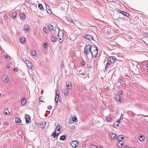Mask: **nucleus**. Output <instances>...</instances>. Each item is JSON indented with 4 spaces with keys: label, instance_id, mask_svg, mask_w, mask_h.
Here are the masks:
<instances>
[{
    "label": "nucleus",
    "instance_id": "obj_1",
    "mask_svg": "<svg viewBox=\"0 0 148 148\" xmlns=\"http://www.w3.org/2000/svg\"><path fill=\"white\" fill-rule=\"evenodd\" d=\"M90 53L91 54L92 58L96 57L98 53V50L97 46L95 45L90 46Z\"/></svg>",
    "mask_w": 148,
    "mask_h": 148
},
{
    "label": "nucleus",
    "instance_id": "obj_2",
    "mask_svg": "<svg viewBox=\"0 0 148 148\" xmlns=\"http://www.w3.org/2000/svg\"><path fill=\"white\" fill-rule=\"evenodd\" d=\"M90 45H86L85 46L84 48V53L88 55L89 53L90 52Z\"/></svg>",
    "mask_w": 148,
    "mask_h": 148
},
{
    "label": "nucleus",
    "instance_id": "obj_3",
    "mask_svg": "<svg viewBox=\"0 0 148 148\" xmlns=\"http://www.w3.org/2000/svg\"><path fill=\"white\" fill-rule=\"evenodd\" d=\"M79 143V141L74 140L71 142L70 144L73 147L75 148L78 146V145Z\"/></svg>",
    "mask_w": 148,
    "mask_h": 148
},
{
    "label": "nucleus",
    "instance_id": "obj_4",
    "mask_svg": "<svg viewBox=\"0 0 148 148\" xmlns=\"http://www.w3.org/2000/svg\"><path fill=\"white\" fill-rule=\"evenodd\" d=\"M25 116L26 123L27 124L31 122V117L30 116L27 114H26Z\"/></svg>",
    "mask_w": 148,
    "mask_h": 148
},
{
    "label": "nucleus",
    "instance_id": "obj_5",
    "mask_svg": "<svg viewBox=\"0 0 148 148\" xmlns=\"http://www.w3.org/2000/svg\"><path fill=\"white\" fill-rule=\"evenodd\" d=\"M25 63L26 64V65H27V66L31 69L32 70H33L34 69H32L33 68V66L31 64V62H30L28 60H25Z\"/></svg>",
    "mask_w": 148,
    "mask_h": 148
},
{
    "label": "nucleus",
    "instance_id": "obj_6",
    "mask_svg": "<svg viewBox=\"0 0 148 148\" xmlns=\"http://www.w3.org/2000/svg\"><path fill=\"white\" fill-rule=\"evenodd\" d=\"M2 79L5 83H7L9 80L8 76L6 75H4L2 76Z\"/></svg>",
    "mask_w": 148,
    "mask_h": 148
},
{
    "label": "nucleus",
    "instance_id": "obj_7",
    "mask_svg": "<svg viewBox=\"0 0 148 148\" xmlns=\"http://www.w3.org/2000/svg\"><path fill=\"white\" fill-rule=\"evenodd\" d=\"M85 38L87 39L88 40H93V37L92 35H90L88 34H86L84 36Z\"/></svg>",
    "mask_w": 148,
    "mask_h": 148
},
{
    "label": "nucleus",
    "instance_id": "obj_8",
    "mask_svg": "<svg viewBox=\"0 0 148 148\" xmlns=\"http://www.w3.org/2000/svg\"><path fill=\"white\" fill-rule=\"evenodd\" d=\"M46 124V122H45V124L43 122H41L39 123L38 124L37 126L38 127H40V128H43L45 127Z\"/></svg>",
    "mask_w": 148,
    "mask_h": 148
},
{
    "label": "nucleus",
    "instance_id": "obj_9",
    "mask_svg": "<svg viewBox=\"0 0 148 148\" xmlns=\"http://www.w3.org/2000/svg\"><path fill=\"white\" fill-rule=\"evenodd\" d=\"M59 29V32L58 34V37H59L60 36L61 37H62L63 38L64 36V32L63 31H62L61 30H60L59 28H58Z\"/></svg>",
    "mask_w": 148,
    "mask_h": 148
},
{
    "label": "nucleus",
    "instance_id": "obj_10",
    "mask_svg": "<svg viewBox=\"0 0 148 148\" xmlns=\"http://www.w3.org/2000/svg\"><path fill=\"white\" fill-rule=\"evenodd\" d=\"M108 59H109V60H111L112 63H114L117 60L115 57L112 56L109 57L108 58Z\"/></svg>",
    "mask_w": 148,
    "mask_h": 148
},
{
    "label": "nucleus",
    "instance_id": "obj_11",
    "mask_svg": "<svg viewBox=\"0 0 148 148\" xmlns=\"http://www.w3.org/2000/svg\"><path fill=\"white\" fill-rule=\"evenodd\" d=\"M124 138V136L123 135H119L117 136V139L118 140V141L119 142H121V141H122L120 139H123Z\"/></svg>",
    "mask_w": 148,
    "mask_h": 148
},
{
    "label": "nucleus",
    "instance_id": "obj_12",
    "mask_svg": "<svg viewBox=\"0 0 148 148\" xmlns=\"http://www.w3.org/2000/svg\"><path fill=\"white\" fill-rule=\"evenodd\" d=\"M67 137V134H65L64 135L61 136L60 138V140H65Z\"/></svg>",
    "mask_w": 148,
    "mask_h": 148
},
{
    "label": "nucleus",
    "instance_id": "obj_13",
    "mask_svg": "<svg viewBox=\"0 0 148 148\" xmlns=\"http://www.w3.org/2000/svg\"><path fill=\"white\" fill-rule=\"evenodd\" d=\"M17 16V13L16 12H12V14L11 18H12L14 19L16 18Z\"/></svg>",
    "mask_w": 148,
    "mask_h": 148
},
{
    "label": "nucleus",
    "instance_id": "obj_14",
    "mask_svg": "<svg viewBox=\"0 0 148 148\" xmlns=\"http://www.w3.org/2000/svg\"><path fill=\"white\" fill-rule=\"evenodd\" d=\"M50 39L53 42H55L57 40V38L54 36H52L50 38Z\"/></svg>",
    "mask_w": 148,
    "mask_h": 148
},
{
    "label": "nucleus",
    "instance_id": "obj_15",
    "mask_svg": "<svg viewBox=\"0 0 148 148\" xmlns=\"http://www.w3.org/2000/svg\"><path fill=\"white\" fill-rule=\"evenodd\" d=\"M110 138L112 139H115L116 136V134L113 133L110 134Z\"/></svg>",
    "mask_w": 148,
    "mask_h": 148
},
{
    "label": "nucleus",
    "instance_id": "obj_16",
    "mask_svg": "<svg viewBox=\"0 0 148 148\" xmlns=\"http://www.w3.org/2000/svg\"><path fill=\"white\" fill-rule=\"evenodd\" d=\"M115 99L117 101L121 102V97L119 95H117L116 97L115 98Z\"/></svg>",
    "mask_w": 148,
    "mask_h": 148
},
{
    "label": "nucleus",
    "instance_id": "obj_17",
    "mask_svg": "<svg viewBox=\"0 0 148 148\" xmlns=\"http://www.w3.org/2000/svg\"><path fill=\"white\" fill-rule=\"evenodd\" d=\"M59 135V134H57L56 132L55 131V132H53L52 133L51 136H53L54 138H57Z\"/></svg>",
    "mask_w": 148,
    "mask_h": 148
},
{
    "label": "nucleus",
    "instance_id": "obj_18",
    "mask_svg": "<svg viewBox=\"0 0 148 148\" xmlns=\"http://www.w3.org/2000/svg\"><path fill=\"white\" fill-rule=\"evenodd\" d=\"M27 102V100L25 98H23L21 100V103L23 105H25Z\"/></svg>",
    "mask_w": 148,
    "mask_h": 148
},
{
    "label": "nucleus",
    "instance_id": "obj_19",
    "mask_svg": "<svg viewBox=\"0 0 148 148\" xmlns=\"http://www.w3.org/2000/svg\"><path fill=\"white\" fill-rule=\"evenodd\" d=\"M24 29L26 32H28L30 30L29 27L27 25H26L24 26Z\"/></svg>",
    "mask_w": 148,
    "mask_h": 148
},
{
    "label": "nucleus",
    "instance_id": "obj_20",
    "mask_svg": "<svg viewBox=\"0 0 148 148\" xmlns=\"http://www.w3.org/2000/svg\"><path fill=\"white\" fill-rule=\"evenodd\" d=\"M123 12L124 13H122V14L124 16H126L127 17H128L130 16V14L127 12L124 11H123Z\"/></svg>",
    "mask_w": 148,
    "mask_h": 148
},
{
    "label": "nucleus",
    "instance_id": "obj_21",
    "mask_svg": "<svg viewBox=\"0 0 148 148\" xmlns=\"http://www.w3.org/2000/svg\"><path fill=\"white\" fill-rule=\"evenodd\" d=\"M4 113L5 114L7 115H8L10 114V112L8 109H5L4 110Z\"/></svg>",
    "mask_w": 148,
    "mask_h": 148
},
{
    "label": "nucleus",
    "instance_id": "obj_22",
    "mask_svg": "<svg viewBox=\"0 0 148 148\" xmlns=\"http://www.w3.org/2000/svg\"><path fill=\"white\" fill-rule=\"evenodd\" d=\"M121 142L122 143H118L117 146H119L120 147H122L124 144V142L123 141H121Z\"/></svg>",
    "mask_w": 148,
    "mask_h": 148
},
{
    "label": "nucleus",
    "instance_id": "obj_23",
    "mask_svg": "<svg viewBox=\"0 0 148 148\" xmlns=\"http://www.w3.org/2000/svg\"><path fill=\"white\" fill-rule=\"evenodd\" d=\"M31 53L32 55L34 56H36V51L34 50H33V51H32Z\"/></svg>",
    "mask_w": 148,
    "mask_h": 148
},
{
    "label": "nucleus",
    "instance_id": "obj_24",
    "mask_svg": "<svg viewBox=\"0 0 148 148\" xmlns=\"http://www.w3.org/2000/svg\"><path fill=\"white\" fill-rule=\"evenodd\" d=\"M60 126L59 124H58L56 127V128L55 130V131H56V130L57 129V131H59L60 130Z\"/></svg>",
    "mask_w": 148,
    "mask_h": 148
},
{
    "label": "nucleus",
    "instance_id": "obj_25",
    "mask_svg": "<svg viewBox=\"0 0 148 148\" xmlns=\"http://www.w3.org/2000/svg\"><path fill=\"white\" fill-rule=\"evenodd\" d=\"M15 121L16 123H19L21 122V120L20 118H16L15 119Z\"/></svg>",
    "mask_w": 148,
    "mask_h": 148
},
{
    "label": "nucleus",
    "instance_id": "obj_26",
    "mask_svg": "<svg viewBox=\"0 0 148 148\" xmlns=\"http://www.w3.org/2000/svg\"><path fill=\"white\" fill-rule=\"evenodd\" d=\"M38 7L40 8V10H44L43 7L41 4H39L38 5Z\"/></svg>",
    "mask_w": 148,
    "mask_h": 148
},
{
    "label": "nucleus",
    "instance_id": "obj_27",
    "mask_svg": "<svg viewBox=\"0 0 148 148\" xmlns=\"http://www.w3.org/2000/svg\"><path fill=\"white\" fill-rule=\"evenodd\" d=\"M139 140L140 141H143L145 139V137H143L142 135H140V138H139Z\"/></svg>",
    "mask_w": 148,
    "mask_h": 148
},
{
    "label": "nucleus",
    "instance_id": "obj_28",
    "mask_svg": "<svg viewBox=\"0 0 148 148\" xmlns=\"http://www.w3.org/2000/svg\"><path fill=\"white\" fill-rule=\"evenodd\" d=\"M19 40L22 43H23L25 42V38H24L23 39L21 38H20Z\"/></svg>",
    "mask_w": 148,
    "mask_h": 148
},
{
    "label": "nucleus",
    "instance_id": "obj_29",
    "mask_svg": "<svg viewBox=\"0 0 148 148\" xmlns=\"http://www.w3.org/2000/svg\"><path fill=\"white\" fill-rule=\"evenodd\" d=\"M59 94H60V93H59V90H57L56 91V97H57L59 98Z\"/></svg>",
    "mask_w": 148,
    "mask_h": 148
},
{
    "label": "nucleus",
    "instance_id": "obj_30",
    "mask_svg": "<svg viewBox=\"0 0 148 148\" xmlns=\"http://www.w3.org/2000/svg\"><path fill=\"white\" fill-rule=\"evenodd\" d=\"M21 17L23 20H25L26 18L25 15L24 14H22L20 16Z\"/></svg>",
    "mask_w": 148,
    "mask_h": 148
},
{
    "label": "nucleus",
    "instance_id": "obj_31",
    "mask_svg": "<svg viewBox=\"0 0 148 148\" xmlns=\"http://www.w3.org/2000/svg\"><path fill=\"white\" fill-rule=\"evenodd\" d=\"M48 27L49 28V29L50 31H51V30L53 31V27L52 25H49L48 26Z\"/></svg>",
    "mask_w": 148,
    "mask_h": 148
},
{
    "label": "nucleus",
    "instance_id": "obj_32",
    "mask_svg": "<svg viewBox=\"0 0 148 148\" xmlns=\"http://www.w3.org/2000/svg\"><path fill=\"white\" fill-rule=\"evenodd\" d=\"M66 18L68 21H69V23H71V21H72V23H73V21L71 18H69L68 17H66Z\"/></svg>",
    "mask_w": 148,
    "mask_h": 148
},
{
    "label": "nucleus",
    "instance_id": "obj_33",
    "mask_svg": "<svg viewBox=\"0 0 148 148\" xmlns=\"http://www.w3.org/2000/svg\"><path fill=\"white\" fill-rule=\"evenodd\" d=\"M116 10L117 12H119V13H121L122 14V13H123V11H121L120 10H119L118 8H116Z\"/></svg>",
    "mask_w": 148,
    "mask_h": 148
},
{
    "label": "nucleus",
    "instance_id": "obj_34",
    "mask_svg": "<svg viewBox=\"0 0 148 148\" xmlns=\"http://www.w3.org/2000/svg\"><path fill=\"white\" fill-rule=\"evenodd\" d=\"M66 86L67 88L69 89H70L72 88L71 86H70L69 84H67V82L66 83Z\"/></svg>",
    "mask_w": 148,
    "mask_h": 148
},
{
    "label": "nucleus",
    "instance_id": "obj_35",
    "mask_svg": "<svg viewBox=\"0 0 148 148\" xmlns=\"http://www.w3.org/2000/svg\"><path fill=\"white\" fill-rule=\"evenodd\" d=\"M106 120L107 121L110 122L111 121V119L110 117H106Z\"/></svg>",
    "mask_w": 148,
    "mask_h": 148
},
{
    "label": "nucleus",
    "instance_id": "obj_36",
    "mask_svg": "<svg viewBox=\"0 0 148 148\" xmlns=\"http://www.w3.org/2000/svg\"><path fill=\"white\" fill-rule=\"evenodd\" d=\"M111 64H110V63H109L108 62H107V63H106V66H105V68L106 69H107V68H108V67H109V66Z\"/></svg>",
    "mask_w": 148,
    "mask_h": 148
},
{
    "label": "nucleus",
    "instance_id": "obj_37",
    "mask_svg": "<svg viewBox=\"0 0 148 148\" xmlns=\"http://www.w3.org/2000/svg\"><path fill=\"white\" fill-rule=\"evenodd\" d=\"M72 121L73 122H76L77 121V119L76 117H74L72 118Z\"/></svg>",
    "mask_w": 148,
    "mask_h": 148
},
{
    "label": "nucleus",
    "instance_id": "obj_38",
    "mask_svg": "<svg viewBox=\"0 0 148 148\" xmlns=\"http://www.w3.org/2000/svg\"><path fill=\"white\" fill-rule=\"evenodd\" d=\"M69 92L68 91L66 90H64V94L65 95L67 96Z\"/></svg>",
    "mask_w": 148,
    "mask_h": 148
},
{
    "label": "nucleus",
    "instance_id": "obj_39",
    "mask_svg": "<svg viewBox=\"0 0 148 148\" xmlns=\"http://www.w3.org/2000/svg\"><path fill=\"white\" fill-rule=\"evenodd\" d=\"M43 31L46 34L47 32V30L46 28L44 27L43 28Z\"/></svg>",
    "mask_w": 148,
    "mask_h": 148
},
{
    "label": "nucleus",
    "instance_id": "obj_40",
    "mask_svg": "<svg viewBox=\"0 0 148 148\" xmlns=\"http://www.w3.org/2000/svg\"><path fill=\"white\" fill-rule=\"evenodd\" d=\"M59 98L58 97H55V101L56 102V103H57L58 102V101Z\"/></svg>",
    "mask_w": 148,
    "mask_h": 148
},
{
    "label": "nucleus",
    "instance_id": "obj_41",
    "mask_svg": "<svg viewBox=\"0 0 148 148\" xmlns=\"http://www.w3.org/2000/svg\"><path fill=\"white\" fill-rule=\"evenodd\" d=\"M102 146H100V147L99 148H101ZM99 147L98 146H97L95 145H93L92 146V147H91V148H98Z\"/></svg>",
    "mask_w": 148,
    "mask_h": 148
},
{
    "label": "nucleus",
    "instance_id": "obj_42",
    "mask_svg": "<svg viewBox=\"0 0 148 148\" xmlns=\"http://www.w3.org/2000/svg\"><path fill=\"white\" fill-rule=\"evenodd\" d=\"M59 39L58 40V41L60 43L62 42H63V39H62L61 38H60V37H59Z\"/></svg>",
    "mask_w": 148,
    "mask_h": 148
},
{
    "label": "nucleus",
    "instance_id": "obj_43",
    "mask_svg": "<svg viewBox=\"0 0 148 148\" xmlns=\"http://www.w3.org/2000/svg\"><path fill=\"white\" fill-rule=\"evenodd\" d=\"M48 45V44L47 43H45L44 44V47L45 49H46L47 48V46Z\"/></svg>",
    "mask_w": 148,
    "mask_h": 148
},
{
    "label": "nucleus",
    "instance_id": "obj_44",
    "mask_svg": "<svg viewBox=\"0 0 148 148\" xmlns=\"http://www.w3.org/2000/svg\"><path fill=\"white\" fill-rule=\"evenodd\" d=\"M81 64L82 65H84L85 64V62L84 60H82L80 62Z\"/></svg>",
    "mask_w": 148,
    "mask_h": 148
},
{
    "label": "nucleus",
    "instance_id": "obj_45",
    "mask_svg": "<svg viewBox=\"0 0 148 148\" xmlns=\"http://www.w3.org/2000/svg\"><path fill=\"white\" fill-rule=\"evenodd\" d=\"M64 65L63 63V62H62L61 63L60 67L61 69H62V68H63L64 67Z\"/></svg>",
    "mask_w": 148,
    "mask_h": 148
},
{
    "label": "nucleus",
    "instance_id": "obj_46",
    "mask_svg": "<svg viewBox=\"0 0 148 148\" xmlns=\"http://www.w3.org/2000/svg\"><path fill=\"white\" fill-rule=\"evenodd\" d=\"M52 108V107L51 106V105H49V106H48V107H47V108H48V110H51V109Z\"/></svg>",
    "mask_w": 148,
    "mask_h": 148
},
{
    "label": "nucleus",
    "instance_id": "obj_47",
    "mask_svg": "<svg viewBox=\"0 0 148 148\" xmlns=\"http://www.w3.org/2000/svg\"><path fill=\"white\" fill-rule=\"evenodd\" d=\"M108 60H107V61L108 62H108L109 63H110V64H112L113 63H112V61L111 60H109V59H108Z\"/></svg>",
    "mask_w": 148,
    "mask_h": 148
},
{
    "label": "nucleus",
    "instance_id": "obj_48",
    "mask_svg": "<svg viewBox=\"0 0 148 148\" xmlns=\"http://www.w3.org/2000/svg\"><path fill=\"white\" fill-rule=\"evenodd\" d=\"M113 125L114 127L115 128H116V127L115 126V125H116L117 126H119V124H116L115 125V123H114V124H113Z\"/></svg>",
    "mask_w": 148,
    "mask_h": 148
},
{
    "label": "nucleus",
    "instance_id": "obj_49",
    "mask_svg": "<svg viewBox=\"0 0 148 148\" xmlns=\"http://www.w3.org/2000/svg\"><path fill=\"white\" fill-rule=\"evenodd\" d=\"M119 82L120 83H122V84H123V83H122V82H123L124 81L122 79H120L119 80Z\"/></svg>",
    "mask_w": 148,
    "mask_h": 148
},
{
    "label": "nucleus",
    "instance_id": "obj_50",
    "mask_svg": "<svg viewBox=\"0 0 148 148\" xmlns=\"http://www.w3.org/2000/svg\"><path fill=\"white\" fill-rule=\"evenodd\" d=\"M123 115L122 114H121V116H120V118L119 119H123Z\"/></svg>",
    "mask_w": 148,
    "mask_h": 148
},
{
    "label": "nucleus",
    "instance_id": "obj_51",
    "mask_svg": "<svg viewBox=\"0 0 148 148\" xmlns=\"http://www.w3.org/2000/svg\"><path fill=\"white\" fill-rule=\"evenodd\" d=\"M121 119H118L117 120V121L116 122V123H120L121 122Z\"/></svg>",
    "mask_w": 148,
    "mask_h": 148
},
{
    "label": "nucleus",
    "instance_id": "obj_52",
    "mask_svg": "<svg viewBox=\"0 0 148 148\" xmlns=\"http://www.w3.org/2000/svg\"><path fill=\"white\" fill-rule=\"evenodd\" d=\"M119 93L121 95H122L123 93V92L121 90H120L119 91Z\"/></svg>",
    "mask_w": 148,
    "mask_h": 148
},
{
    "label": "nucleus",
    "instance_id": "obj_53",
    "mask_svg": "<svg viewBox=\"0 0 148 148\" xmlns=\"http://www.w3.org/2000/svg\"><path fill=\"white\" fill-rule=\"evenodd\" d=\"M108 87V85H105L104 86V88L105 89H106Z\"/></svg>",
    "mask_w": 148,
    "mask_h": 148
},
{
    "label": "nucleus",
    "instance_id": "obj_54",
    "mask_svg": "<svg viewBox=\"0 0 148 148\" xmlns=\"http://www.w3.org/2000/svg\"><path fill=\"white\" fill-rule=\"evenodd\" d=\"M4 57L5 58L7 59L8 58V55H5Z\"/></svg>",
    "mask_w": 148,
    "mask_h": 148
},
{
    "label": "nucleus",
    "instance_id": "obj_55",
    "mask_svg": "<svg viewBox=\"0 0 148 148\" xmlns=\"http://www.w3.org/2000/svg\"><path fill=\"white\" fill-rule=\"evenodd\" d=\"M49 12H48L47 11V12H48V13L49 14H51V10L49 9Z\"/></svg>",
    "mask_w": 148,
    "mask_h": 148
},
{
    "label": "nucleus",
    "instance_id": "obj_56",
    "mask_svg": "<svg viewBox=\"0 0 148 148\" xmlns=\"http://www.w3.org/2000/svg\"><path fill=\"white\" fill-rule=\"evenodd\" d=\"M8 18V16L5 15V16H4V19H7Z\"/></svg>",
    "mask_w": 148,
    "mask_h": 148
},
{
    "label": "nucleus",
    "instance_id": "obj_57",
    "mask_svg": "<svg viewBox=\"0 0 148 148\" xmlns=\"http://www.w3.org/2000/svg\"><path fill=\"white\" fill-rule=\"evenodd\" d=\"M16 71H17V68H14V69H13V71H14V72H15L16 71Z\"/></svg>",
    "mask_w": 148,
    "mask_h": 148
},
{
    "label": "nucleus",
    "instance_id": "obj_58",
    "mask_svg": "<svg viewBox=\"0 0 148 148\" xmlns=\"http://www.w3.org/2000/svg\"><path fill=\"white\" fill-rule=\"evenodd\" d=\"M129 148V147L128 145H125L123 147V148Z\"/></svg>",
    "mask_w": 148,
    "mask_h": 148
},
{
    "label": "nucleus",
    "instance_id": "obj_59",
    "mask_svg": "<svg viewBox=\"0 0 148 148\" xmlns=\"http://www.w3.org/2000/svg\"><path fill=\"white\" fill-rule=\"evenodd\" d=\"M146 139L147 141L148 142V136H147L146 138Z\"/></svg>",
    "mask_w": 148,
    "mask_h": 148
},
{
    "label": "nucleus",
    "instance_id": "obj_60",
    "mask_svg": "<svg viewBox=\"0 0 148 148\" xmlns=\"http://www.w3.org/2000/svg\"><path fill=\"white\" fill-rule=\"evenodd\" d=\"M85 146H86V145H85V144H83L82 145V146L83 147H85Z\"/></svg>",
    "mask_w": 148,
    "mask_h": 148
},
{
    "label": "nucleus",
    "instance_id": "obj_61",
    "mask_svg": "<svg viewBox=\"0 0 148 148\" xmlns=\"http://www.w3.org/2000/svg\"><path fill=\"white\" fill-rule=\"evenodd\" d=\"M46 8H47V7H48V8H49V6H48V5H46Z\"/></svg>",
    "mask_w": 148,
    "mask_h": 148
},
{
    "label": "nucleus",
    "instance_id": "obj_62",
    "mask_svg": "<svg viewBox=\"0 0 148 148\" xmlns=\"http://www.w3.org/2000/svg\"><path fill=\"white\" fill-rule=\"evenodd\" d=\"M141 116H145V117H148V116H144L143 115H141Z\"/></svg>",
    "mask_w": 148,
    "mask_h": 148
},
{
    "label": "nucleus",
    "instance_id": "obj_63",
    "mask_svg": "<svg viewBox=\"0 0 148 148\" xmlns=\"http://www.w3.org/2000/svg\"><path fill=\"white\" fill-rule=\"evenodd\" d=\"M10 67V66L9 65L7 66V68H9Z\"/></svg>",
    "mask_w": 148,
    "mask_h": 148
},
{
    "label": "nucleus",
    "instance_id": "obj_64",
    "mask_svg": "<svg viewBox=\"0 0 148 148\" xmlns=\"http://www.w3.org/2000/svg\"><path fill=\"white\" fill-rule=\"evenodd\" d=\"M146 67L148 68V64H147L146 65Z\"/></svg>",
    "mask_w": 148,
    "mask_h": 148
}]
</instances>
